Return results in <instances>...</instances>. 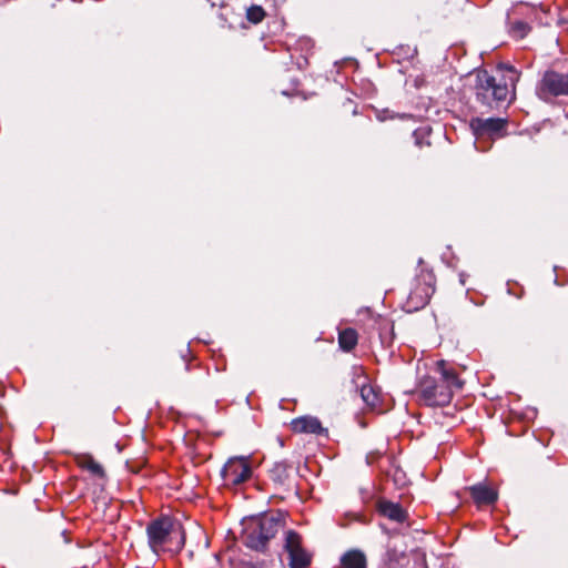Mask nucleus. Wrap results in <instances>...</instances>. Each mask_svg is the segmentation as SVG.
<instances>
[{
	"label": "nucleus",
	"instance_id": "nucleus-10",
	"mask_svg": "<svg viewBox=\"0 0 568 568\" xmlns=\"http://www.w3.org/2000/svg\"><path fill=\"white\" fill-rule=\"evenodd\" d=\"M292 429L295 433L322 434L326 430L322 427L321 422L313 416H303L292 420Z\"/></svg>",
	"mask_w": 568,
	"mask_h": 568
},
{
	"label": "nucleus",
	"instance_id": "nucleus-19",
	"mask_svg": "<svg viewBox=\"0 0 568 568\" xmlns=\"http://www.w3.org/2000/svg\"><path fill=\"white\" fill-rule=\"evenodd\" d=\"M265 12L260 6H252L246 10V18L252 23H258L263 20Z\"/></svg>",
	"mask_w": 568,
	"mask_h": 568
},
{
	"label": "nucleus",
	"instance_id": "nucleus-8",
	"mask_svg": "<svg viewBox=\"0 0 568 568\" xmlns=\"http://www.w3.org/2000/svg\"><path fill=\"white\" fill-rule=\"evenodd\" d=\"M538 94L541 99H547V94L568 95V73L547 72L541 80Z\"/></svg>",
	"mask_w": 568,
	"mask_h": 568
},
{
	"label": "nucleus",
	"instance_id": "nucleus-1",
	"mask_svg": "<svg viewBox=\"0 0 568 568\" xmlns=\"http://www.w3.org/2000/svg\"><path fill=\"white\" fill-rule=\"evenodd\" d=\"M284 527L285 520L280 513L252 519L243 531V542L252 550L265 552L271 539L284 530Z\"/></svg>",
	"mask_w": 568,
	"mask_h": 568
},
{
	"label": "nucleus",
	"instance_id": "nucleus-3",
	"mask_svg": "<svg viewBox=\"0 0 568 568\" xmlns=\"http://www.w3.org/2000/svg\"><path fill=\"white\" fill-rule=\"evenodd\" d=\"M474 90L476 100L489 109L499 108L511 98L507 79L497 78L486 70L476 71Z\"/></svg>",
	"mask_w": 568,
	"mask_h": 568
},
{
	"label": "nucleus",
	"instance_id": "nucleus-18",
	"mask_svg": "<svg viewBox=\"0 0 568 568\" xmlns=\"http://www.w3.org/2000/svg\"><path fill=\"white\" fill-rule=\"evenodd\" d=\"M361 397L363 402L369 406L375 407L378 403V394L374 389V387L369 384H363L359 389Z\"/></svg>",
	"mask_w": 568,
	"mask_h": 568
},
{
	"label": "nucleus",
	"instance_id": "nucleus-20",
	"mask_svg": "<svg viewBox=\"0 0 568 568\" xmlns=\"http://www.w3.org/2000/svg\"><path fill=\"white\" fill-rule=\"evenodd\" d=\"M521 8H523V4H521V3L516 4V6L513 8L511 14L520 13V9H521Z\"/></svg>",
	"mask_w": 568,
	"mask_h": 568
},
{
	"label": "nucleus",
	"instance_id": "nucleus-6",
	"mask_svg": "<svg viewBox=\"0 0 568 568\" xmlns=\"http://www.w3.org/2000/svg\"><path fill=\"white\" fill-rule=\"evenodd\" d=\"M506 126V120L500 118L489 119H474L470 122V128L476 136V148L480 151L485 149L479 143L486 139L494 140L503 135V130Z\"/></svg>",
	"mask_w": 568,
	"mask_h": 568
},
{
	"label": "nucleus",
	"instance_id": "nucleus-16",
	"mask_svg": "<svg viewBox=\"0 0 568 568\" xmlns=\"http://www.w3.org/2000/svg\"><path fill=\"white\" fill-rule=\"evenodd\" d=\"M272 480L276 484L284 485L288 479V466L286 463H275L270 470Z\"/></svg>",
	"mask_w": 568,
	"mask_h": 568
},
{
	"label": "nucleus",
	"instance_id": "nucleus-7",
	"mask_svg": "<svg viewBox=\"0 0 568 568\" xmlns=\"http://www.w3.org/2000/svg\"><path fill=\"white\" fill-rule=\"evenodd\" d=\"M251 467L247 458L232 457L221 470V476L226 485H240L251 476Z\"/></svg>",
	"mask_w": 568,
	"mask_h": 568
},
{
	"label": "nucleus",
	"instance_id": "nucleus-4",
	"mask_svg": "<svg viewBox=\"0 0 568 568\" xmlns=\"http://www.w3.org/2000/svg\"><path fill=\"white\" fill-rule=\"evenodd\" d=\"M420 398L428 406H443L450 402L452 392L434 377L425 376L418 383Z\"/></svg>",
	"mask_w": 568,
	"mask_h": 568
},
{
	"label": "nucleus",
	"instance_id": "nucleus-5",
	"mask_svg": "<svg viewBox=\"0 0 568 568\" xmlns=\"http://www.w3.org/2000/svg\"><path fill=\"white\" fill-rule=\"evenodd\" d=\"M284 549L288 554L290 568H307L311 555L302 546V537L294 530L284 531Z\"/></svg>",
	"mask_w": 568,
	"mask_h": 568
},
{
	"label": "nucleus",
	"instance_id": "nucleus-12",
	"mask_svg": "<svg viewBox=\"0 0 568 568\" xmlns=\"http://www.w3.org/2000/svg\"><path fill=\"white\" fill-rule=\"evenodd\" d=\"M437 369L440 374L442 384L447 386L452 393L453 389H460L463 387V382L453 369L446 367V363L444 361L437 362Z\"/></svg>",
	"mask_w": 568,
	"mask_h": 568
},
{
	"label": "nucleus",
	"instance_id": "nucleus-13",
	"mask_svg": "<svg viewBox=\"0 0 568 568\" xmlns=\"http://www.w3.org/2000/svg\"><path fill=\"white\" fill-rule=\"evenodd\" d=\"M342 568H367L366 556L358 549L346 551L341 558Z\"/></svg>",
	"mask_w": 568,
	"mask_h": 568
},
{
	"label": "nucleus",
	"instance_id": "nucleus-14",
	"mask_svg": "<svg viewBox=\"0 0 568 568\" xmlns=\"http://www.w3.org/2000/svg\"><path fill=\"white\" fill-rule=\"evenodd\" d=\"M77 463L80 467L88 469L92 474L102 477L104 475V470L102 466L97 463L91 455L83 454L77 457Z\"/></svg>",
	"mask_w": 568,
	"mask_h": 568
},
{
	"label": "nucleus",
	"instance_id": "nucleus-15",
	"mask_svg": "<svg viewBox=\"0 0 568 568\" xmlns=\"http://www.w3.org/2000/svg\"><path fill=\"white\" fill-rule=\"evenodd\" d=\"M338 343L342 349L349 352L357 344V333L353 328H346L339 333Z\"/></svg>",
	"mask_w": 568,
	"mask_h": 568
},
{
	"label": "nucleus",
	"instance_id": "nucleus-21",
	"mask_svg": "<svg viewBox=\"0 0 568 568\" xmlns=\"http://www.w3.org/2000/svg\"><path fill=\"white\" fill-rule=\"evenodd\" d=\"M514 75H515V70L510 69L509 70V80L513 82L514 81Z\"/></svg>",
	"mask_w": 568,
	"mask_h": 568
},
{
	"label": "nucleus",
	"instance_id": "nucleus-17",
	"mask_svg": "<svg viewBox=\"0 0 568 568\" xmlns=\"http://www.w3.org/2000/svg\"><path fill=\"white\" fill-rule=\"evenodd\" d=\"M530 31V26L521 20H515L509 22V34L516 39L525 38Z\"/></svg>",
	"mask_w": 568,
	"mask_h": 568
},
{
	"label": "nucleus",
	"instance_id": "nucleus-9",
	"mask_svg": "<svg viewBox=\"0 0 568 568\" xmlns=\"http://www.w3.org/2000/svg\"><path fill=\"white\" fill-rule=\"evenodd\" d=\"M468 490L474 501L479 506L494 504L498 498L497 491L483 483L470 486Z\"/></svg>",
	"mask_w": 568,
	"mask_h": 568
},
{
	"label": "nucleus",
	"instance_id": "nucleus-2",
	"mask_svg": "<svg viewBox=\"0 0 568 568\" xmlns=\"http://www.w3.org/2000/svg\"><path fill=\"white\" fill-rule=\"evenodd\" d=\"M146 535L148 544L156 555L161 551H179L184 544L181 526L169 517H160L150 521Z\"/></svg>",
	"mask_w": 568,
	"mask_h": 568
},
{
	"label": "nucleus",
	"instance_id": "nucleus-11",
	"mask_svg": "<svg viewBox=\"0 0 568 568\" xmlns=\"http://www.w3.org/2000/svg\"><path fill=\"white\" fill-rule=\"evenodd\" d=\"M377 508L381 515L393 521L404 523L407 518L406 511L396 503L389 500H381Z\"/></svg>",
	"mask_w": 568,
	"mask_h": 568
}]
</instances>
